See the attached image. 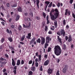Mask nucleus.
I'll use <instances>...</instances> for the list:
<instances>
[{"label": "nucleus", "instance_id": "09e8293b", "mask_svg": "<svg viewBox=\"0 0 75 75\" xmlns=\"http://www.w3.org/2000/svg\"><path fill=\"white\" fill-rule=\"evenodd\" d=\"M33 63V61L32 60H30L28 64H31Z\"/></svg>", "mask_w": 75, "mask_h": 75}, {"label": "nucleus", "instance_id": "864d4df0", "mask_svg": "<svg viewBox=\"0 0 75 75\" xmlns=\"http://www.w3.org/2000/svg\"><path fill=\"white\" fill-rule=\"evenodd\" d=\"M30 27V24H29V25H26V28H29Z\"/></svg>", "mask_w": 75, "mask_h": 75}, {"label": "nucleus", "instance_id": "2eb2a0df", "mask_svg": "<svg viewBox=\"0 0 75 75\" xmlns=\"http://www.w3.org/2000/svg\"><path fill=\"white\" fill-rule=\"evenodd\" d=\"M17 65L19 66L20 65V60L18 59L17 61Z\"/></svg>", "mask_w": 75, "mask_h": 75}, {"label": "nucleus", "instance_id": "6ab92c4d", "mask_svg": "<svg viewBox=\"0 0 75 75\" xmlns=\"http://www.w3.org/2000/svg\"><path fill=\"white\" fill-rule=\"evenodd\" d=\"M19 18H20V16L18 15H17L16 18V21H18L19 20Z\"/></svg>", "mask_w": 75, "mask_h": 75}, {"label": "nucleus", "instance_id": "bb28decb", "mask_svg": "<svg viewBox=\"0 0 75 75\" xmlns=\"http://www.w3.org/2000/svg\"><path fill=\"white\" fill-rule=\"evenodd\" d=\"M18 11H19L20 12H22V9L21 8V7H19L18 9Z\"/></svg>", "mask_w": 75, "mask_h": 75}, {"label": "nucleus", "instance_id": "473e14b6", "mask_svg": "<svg viewBox=\"0 0 75 75\" xmlns=\"http://www.w3.org/2000/svg\"><path fill=\"white\" fill-rule=\"evenodd\" d=\"M43 16L44 18H45V17H46V14H45V13L43 12Z\"/></svg>", "mask_w": 75, "mask_h": 75}, {"label": "nucleus", "instance_id": "393cba45", "mask_svg": "<svg viewBox=\"0 0 75 75\" xmlns=\"http://www.w3.org/2000/svg\"><path fill=\"white\" fill-rule=\"evenodd\" d=\"M35 67L34 66L32 67L31 68V69L32 70V71H35Z\"/></svg>", "mask_w": 75, "mask_h": 75}, {"label": "nucleus", "instance_id": "8fccbe9b", "mask_svg": "<svg viewBox=\"0 0 75 75\" xmlns=\"http://www.w3.org/2000/svg\"><path fill=\"white\" fill-rule=\"evenodd\" d=\"M36 18L38 20H39L40 19V17L38 16H37L36 17Z\"/></svg>", "mask_w": 75, "mask_h": 75}, {"label": "nucleus", "instance_id": "cd10ccee", "mask_svg": "<svg viewBox=\"0 0 75 75\" xmlns=\"http://www.w3.org/2000/svg\"><path fill=\"white\" fill-rule=\"evenodd\" d=\"M12 8H13V7H17V4H14L12 5L11 6Z\"/></svg>", "mask_w": 75, "mask_h": 75}, {"label": "nucleus", "instance_id": "a878e982", "mask_svg": "<svg viewBox=\"0 0 75 75\" xmlns=\"http://www.w3.org/2000/svg\"><path fill=\"white\" fill-rule=\"evenodd\" d=\"M25 35H23V36L21 38V41H23V40H24V38H25Z\"/></svg>", "mask_w": 75, "mask_h": 75}, {"label": "nucleus", "instance_id": "4be33fe9", "mask_svg": "<svg viewBox=\"0 0 75 75\" xmlns=\"http://www.w3.org/2000/svg\"><path fill=\"white\" fill-rule=\"evenodd\" d=\"M62 48L63 50H66V47L65 45H63V46L62 47Z\"/></svg>", "mask_w": 75, "mask_h": 75}, {"label": "nucleus", "instance_id": "79ce46f5", "mask_svg": "<svg viewBox=\"0 0 75 75\" xmlns=\"http://www.w3.org/2000/svg\"><path fill=\"white\" fill-rule=\"evenodd\" d=\"M6 5L7 7H10V4L9 3H7L6 4Z\"/></svg>", "mask_w": 75, "mask_h": 75}, {"label": "nucleus", "instance_id": "72a5a7b5", "mask_svg": "<svg viewBox=\"0 0 75 75\" xmlns=\"http://www.w3.org/2000/svg\"><path fill=\"white\" fill-rule=\"evenodd\" d=\"M24 64V61L23 60H22L21 61V65H23Z\"/></svg>", "mask_w": 75, "mask_h": 75}, {"label": "nucleus", "instance_id": "f257e3e1", "mask_svg": "<svg viewBox=\"0 0 75 75\" xmlns=\"http://www.w3.org/2000/svg\"><path fill=\"white\" fill-rule=\"evenodd\" d=\"M54 52V54L57 56H58L61 54L62 50L61 49L60 47L58 45H57L55 47Z\"/></svg>", "mask_w": 75, "mask_h": 75}, {"label": "nucleus", "instance_id": "bf43d9fd", "mask_svg": "<svg viewBox=\"0 0 75 75\" xmlns=\"http://www.w3.org/2000/svg\"><path fill=\"white\" fill-rule=\"evenodd\" d=\"M65 38L66 40L67 41V40H68V37L67 36H66L65 37Z\"/></svg>", "mask_w": 75, "mask_h": 75}, {"label": "nucleus", "instance_id": "5701e85b", "mask_svg": "<svg viewBox=\"0 0 75 75\" xmlns=\"http://www.w3.org/2000/svg\"><path fill=\"white\" fill-rule=\"evenodd\" d=\"M45 4H46L47 6H48V4H50V2L48 1H46L45 2Z\"/></svg>", "mask_w": 75, "mask_h": 75}, {"label": "nucleus", "instance_id": "4468645a", "mask_svg": "<svg viewBox=\"0 0 75 75\" xmlns=\"http://www.w3.org/2000/svg\"><path fill=\"white\" fill-rule=\"evenodd\" d=\"M35 40V38L34 37L33 38L32 40L30 41V44H32L33 42Z\"/></svg>", "mask_w": 75, "mask_h": 75}, {"label": "nucleus", "instance_id": "7ed1b4c3", "mask_svg": "<svg viewBox=\"0 0 75 75\" xmlns=\"http://www.w3.org/2000/svg\"><path fill=\"white\" fill-rule=\"evenodd\" d=\"M51 41V38L50 36H47L46 38V42L49 43L50 41Z\"/></svg>", "mask_w": 75, "mask_h": 75}, {"label": "nucleus", "instance_id": "58836bf2", "mask_svg": "<svg viewBox=\"0 0 75 75\" xmlns=\"http://www.w3.org/2000/svg\"><path fill=\"white\" fill-rule=\"evenodd\" d=\"M14 27H15V26L13 25H12L11 26V28H12L13 29V28H14Z\"/></svg>", "mask_w": 75, "mask_h": 75}, {"label": "nucleus", "instance_id": "338daca9", "mask_svg": "<svg viewBox=\"0 0 75 75\" xmlns=\"http://www.w3.org/2000/svg\"><path fill=\"white\" fill-rule=\"evenodd\" d=\"M69 25H66V28H67V29H68V28H69Z\"/></svg>", "mask_w": 75, "mask_h": 75}, {"label": "nucleus", "instance_id": "603ef678", "mask_svg": "<svg viewBox=\"0 0 75 75\" xmlns=\"http://www.w3.org/2000/svg\"><path fill=\"white\" fill-rule=\"evenodd\" d=\"M57 6L58 7H60V3H58L57 4Z\"/></svg>", "mask_w": 75, "mask_h": 75}, {"label": "nucleus", "instance_id": "3c124183", "mask_svg": "<svg viewBox=\"0 0 75 75\" xmlns=\"http://www.w3.org/2000/svg\"><path fill=\"white\" fill-rule=\"evenodd\" d=\"M51 47H49L47 50L48 52H50L51 51Z\"/></svg>", "mask_w": 75, "mask_h": 75}, {"label": "nucleus", "instance_id": "774afa93", "mask_svg": "<svg viewBox=\"0 0 75 75\" xmlns=\"http://www.w3.org/2000/svg\"><path fill=\"white\" fill-rule=\"evenodd\" d=\"M4 75H7V72L4 73Z\"/></svg>", "mask_w": 75, "mask_h": 75}, {"label": "nucleus", "instance_id": "de8ad7c7", "mask_svg": "<svg viewBox=\"0 0 75 75\" xmlns=\"http://www.w3.org/2000/svg\"><path fill=\"white\" fill-rule=\"evenodd\" d=\"M0 60L1 61H3L4 60V59L3 58V57H1L0 58Z\"/></svg>", "mask_w": 75, "mask_h": 75}, {"label": "nucleus", "instance_id": "aec40b11", "mask_svg": "<svg viewBox=\"0 0 75 75\" xmlns=\"http://www.w3.org/2000/svg\"><path fill=\"white\" fill-rule=\"evenodd\" d=\"M33 73L31 71H28V75H33Z\"/></svg>", "mask_w": 75, "mask_h": 75}, {"label": "nucleus", "instance_id": "69168bd1", "mask_svg": "<svg viewBox=\"0 0 75 75\" xmlns=\"http://www.w3.org/2000/svg\"><path fill=\"white\" fill-rule=\"evenodd\" d=\"M17 66H15L14 67V69H15V70H16L17 69Z\"/></svg>", "mask_w": 75, "mask_h": 75}, {"label": "nucleus", "instance_id": "5fc2aeb1", "mask_svg": "<svg viewBox=\"0 0 75 75\" xmlns=\"http://www.w3.org/2000/svg\"><path fill=\"white\" fill-rule=\"evenodd\" d=\"M40 70L41 71H42V66H41L40 67Z\"/></svg>", "mask_w": 75, "mask_h": 75}, {"label": "nucleus", "instance_id": "6e6d98bb", "mask_svg": "<svg viewBox=\"0 0 75 75\" xmlns=\"http://www.w3.org/2000/svg\"><path fill=\"white\" fill-rule=\"evenodd\" d=\"M23 25L24 28H27V25H25L24 24H23Z\"/></svg>", "mask_w": 75, "mask_h": 75}, {"label": "nucleus", "instance_id": "6e6552de", "mask_svg": "<svg viewBox=\"0 0 75 75\" xmlns=\"http://www.w3.org/2000/svg\"><path fill=\"white\" fill-rule=\"evenodd\" d=\"M52 71H53V70L52 69H49L47 70L48 74H49V75H50V74L52 72Z\"/></svg>", "mask_w": 75, "mask_h": 75}, {"label": "nucleus", "instance_id": "dca6fc26", "mask_svg": "<svg viewBox=\"0 0 75 75\" xmlns=\"http://www.w3.org/2000/svg\"><path fill=\"white\" fill-rule=\"evenodd\" d=\"M54 23L55 26V28H57V21H55Z\"/></svg>", "mask_w": 75, "mask_h": 75}, {"label": "nucleus", "instance_id": "c9c22d12", "mask_svg": "<svg viewBox=\"0 0 75 75\" xmlns=\"http://www.w3.org/2000/svg\"><path fill=\"white\" fill-rule=\"evenodd\" d=\"M4 38L2 39L1 40V43H3V42H4Z\"/></svg>", "mask_w": 75, "mask_h": 75}, {"label": "nucleus", "instance_id": "20e7f679", "mask_svg": "<svg viewBox=\"0 0 75 75\" xmlns=\"http://www.w3.org/2000/svg\"><path fill=\"white\" fill-rule=\"evenodd\" d=\"M34 2V4L35 3V1L36 2V5L38 7V8H39V3H40V0H33Z\"/></svg>", "mask_w": 75, "mask_h": 75}, {"label": "nucleus", "instance_id": "1a4fd4ad", "mask_svg": "<svg viewBox=\"0 0 75 75\" xmlns=\"http://www.w3.org/2000/svg\"><path fill=\"white\" fill-rule=\"evenodd\" d=\"M49 60H47L45 61L43 64L45 66H47V65H48L49 64Z\"/></svg>", "mask_w": 75, "mask_h": 75}, {"label": "nucleus", "instance_id": "b1692460", "mask_svg": "<svg viewBox=\"0 0 75 75\" xmlns=\"http://www.w3.org/2000/svg\"><path fill=\"white\" fill-rule=\"evenodd\" d=\"M48 43L47 42H46V43H45V47H44V48H47V46H48Z\"/></svg>", "mask_w": 75, "mask_h": 75}, {"label": "nucleus", "instance_id": "f3484780", "mask_svg": "<svg viewBox=\"0 0 75 75\" xmlns=\"http://www.w3.org/2000/svg\"><path fill=\"white\" fill-rule=\"evenodd\" d=\"M66 71H67V67H64L63 68V72L65 74L66 73Z\"/></svg>", "mask_w": 75, "mask_h": 75}, {"label": "nucleus", "instance_id": "2f4dec72", "mask_svg": "<svg viewBox=\"0 0 75 75\" xmlns=\"http://www.w3.org/2000/svg\"><path fill=\"white\" fill-rule=\"evenodd\" d=\"M52 2H51L50 4H49L48 6V7H51L52 6Z\"/></svg>", "mask_w": 75, "mask_h": 75}, {"label": "nucleus", "instance_id": "ea45409f", "mask_svg": "<svg viewBox=\"0 0 75 75\" xmlns=\"http://www.w3.org/2000/svg\"><path fill=\"white\" fill-rule=\"evenodd\" d=\"M35 62H38L39 61V59L38 58H36L35 60Z\"/></svg>", "mask_w": 75, "mask_h": 75}, {"label": "nucleus", "instance_id": "7c9ffc66", "mask_svg": "<svg viewBox=\"0 0 75 75\" xmlns=\"http://www.w3.org/2000/svg\"><path fill=\"white\" fill-rule=\"evenodd\" d=\"M54 11L55 12V13H58L59 12V11L58 10V9L57 8H55L54 10Z\"/></svg>", "mask_w": 75, "mask_h": 75}, {"label": "nucleus", "instance_id": "39448f33", "mask_svg": "<svg viewBox=\"0 0 75 75\" xmlns=\"http://www.w3.org/2000/svg\"><path fill=\"white\" fill-rule=\"evenodd\" d=\"M65 16H67V14H68V15H70L71 14V11L69 10H68V9H66L65 10Z\"/></svg>", "mask_w": 75, "mask_h": 75}, {"label": "nucleus", "instance_id": "0eeeda50", "mask_svg": "<svg viewBox=\"0 0 75 75\" xmlns=\"http://www.w3.org/2000/svg\"><path fill=\"white\" fill-rule=\"evenodd\" d=\"M61 34L62 35H63V36L64 37L65 35V32L64 29H61Z\"/></svg>", "mask_w": 75, "mask_h": 75}, {"label": "nucleus", "instance_id": "f03ea898", "mask_svg": "<svg viewBox=\"0 0 75 75\" xmlns=\"http://www.w3.org/2000/svg\"><path fill=\"white\" fill-rule=\"evenodd\" d=\"M40 38H41V44L44 45V44H45V38L42 36L40 37Z\"/></svg>", "mask_w": 75, "mask_h": 75}, {"label": "nucleus", "instance_id": "37998d69", "mask_svg": "<svg viewBox=\"0 0 75 75\" xmlns=\"http://www.w3.org/2000/svg\"><path fill=\"white\" fill-rule=\"evenodd\" d=\"M59 70H58L56 72V75H59Z\"/></svg>", "mask_w": 75, "mask_h": 75}, {"label": "nucleus", "instance_id": "052dcab7", "mask_svg": "<svg viewBox=\"0 0 75 75\" xmlns=\"http://www.w3.org/2000/svg\"><path fill=\"white\" fill-rule=\"evenodd\" d=\"M5 57H6L7 58H8V55L6 54H5Z\"/></svg>", "mask_w": 75, "mask_h": 75}, {"label": "nucleus", "instance_id": "c03bdc74", "mask_svg": "<svg viewBox=\"0 0 75 75\" xmlns=\"http://www.w3.org/2000/svg\"><path fill=\"white\" fill-rule=\"evenodd\" d=\"M37 41L38 43H40L41 42V40H40V39L38 38L37 40Z\"/></svg>", "mask_w": 75, "mask_h": 75}, {"label": "nucleus", "instance_id": "e433bc0d", "mask_svg": "<svg viewBox=\"0 0 75 75\" xmlns=\"http://www.w3.org/2000/svg\"><path fill=\"white\" fill-rule=\"evenodd\" d=\"M41 55H40L39 56V61H41Z\"/></svg>", "mask_w": 75, "mask_h": 75}, {"label": "nucleus", "instance_id": "4c0bfd02", "mask_svg": "<svg viewBox=\"0 0 75 75\" xmlns=\"http://www.w3.org/2000/svg\"><path fill=\"white\" fill-rule=\"evenodd\" d=\"M45 22H43L42 23V27H44V26H45Z\"/></svg>", "mask_w": 75, "mask_h": 75}, {"label": "nucleus", "instance_id": "49530a36", "mask_svg": "<svg viewBox=\"0 0 75 75\" xmlns=\"http://www.w3.org/2000/svg\"><path fill=\"white\" fill-rule=\"evenodd\" d=\"M57 35H58L59 36H61V33H60V32H58V31L57 32Z\"/></svg>", "mask_w": 75, "mask_h": 75}, {"label": "nucleus", "instance_id": "f8f14e48", "mask_svg": "<svg viewBox=\"0 0 75 75\" xmlns=\"http://www.w3.org/2000/svg\"><path fill=\"white\" fill-rule=\"evenodd\" d=\"M12 66H13V67H14L15 65H16V63H15V61L14 60V59H12Z\"/></svg>", "mask_w": 75, "mask_h": 75}, {"label": "nucleus", "instance_id": "a18cd8bd", "mask_svg": "<svg viewBox=\"0 0 75 75\" xmlns=\"http://www.w3.org/2000/svg\"><path fill=\"white\" fill-rule=\"evenodd\" d=\"M7 71V70H6V69H3V72H4V73H5V72H6Z\"/></svg>", "mask_w": 75, "mask_h": 75}, {"label": "nucleus", "instance_id": "0e129e2a", "mask_svg": "<svg viewBox=\"0 0 75 75\" xmlns=\"http://www.w3.org/2000/svg\"><path fill=\"white\" fill-rule=\"evenodd\" d=\"M13 72L15 74H16V70H14L13 71Z\"/></svg>", "mask_w": 75, "mask_h": 75}, {"label": "nucleus", "instance_id": "ddd939ff", "mask_svg": "<svg viewBox=\"0 0 75 75\" xmlns=\"http://www.w3.org/2000/svg\"><path fill=\"white\" fill-rule=\"evenodd\" d=\"M31 33H29L28 34V36H26V38H28V39H30L31 38Z\"/></svg>", "mask_w": 75, "mask_h": 75}, {"label": "nucleus", "instance_id": "a211bd4d", "mask_svg": "<svg viewBox=\"0 0 75 75\" xmlns=\"http://www.w3.org/2000/svg\"><path fill=\"white\" fill-rule=\"evenodd\" d=\"M71 41H72V37H71V36L70 35L69 37L68 41L69 42H71Z\"/></svg>", "mask_w": 75, "mask_h": 75}, {"label": "nucleus", "instance_id": "4d7b16f0", "mask_svg": "<svg viewBox=\"0 0 75 75\" xmlns=\"http://www.w3.org/2000/svg\"><path fill=\"white\" fill-rule=\"evenodd\" d=\"M47 54H45L44 56V58H46V59H47Z\"/></svg>", "mask_w": 75, "mask_h": 75}, {"label": "nucleus", "instance_id": "a19ab883", "mask_svg": "<svg viewBox=\"0 0 75 75\" xmlns=\"http://www.w3.org/2000/svg\"><path fill=\"white\" fill-rule=\"evenodd\" d=\"M73 1H74V0H70V1H69V3L71 4H72V3H73Z\"/></svg>", "mask_w": 75, "mask_h": 75}, {"label": "nucleus", "instance_id": "680f3d73", "mask_svg": "<svg viewBox=\"0 0 75 75\" xmlns=\"http://www.w3.org/2000/svg\"><path fill=\"white\" fill-rule=\"evenodd\" d=\"M6 32H7L8 34H10V31H9V30H8V29L6 30Z\"/></svg>", "mask_w": 75, "mask_h": 75}, {"label": "nucleus", "instance_id": "c756f323", "mask_svg": "<svg viewBox=\"0 0 75 75\" xmlns=\"http://www.w3.org/2000/svg\"><path fill=\"white\" fill-rule=\"evenodd\" d=\"M45 31H47L48 30V27L47 26H45Z\"/></svg>", "mask_w": 75, "mask_h": 75}, {"label": "nucleus", "instance_id": "c85d7f7f", "mask_svg": "<svg viewBox=\"0 0 75 75\" xmlns=\"http://www.w3.org/2000/svg\"><path fill=\"white\" fill-rule=\"evenodd\" d=\"M63 25H65V24H66V22L65 21V19H64L63 21Z\"/></svg>", "mask_w": 75, "mask_h": 75}, {"label": "nucleus", "instance_id": "423d86ee", "mask_svg": "<svg viewBox=\"0 0 75 75\" xmlns=\"http://www.w3.org/2000/svg\"><path fill=\"white\" fill-rule=\"evenodd\" d=\"M54 14L56 18H57L59 15V12H54Z\"/></svg>", "mask_w": 75, "mask_h": 75}, {"label": "nucleus", "instance_id": "e2e57ef3", "mask_svg": "<svg viewBox=\"0 0 75 75\" xmlns=\"http://www.w3.org/2000/svg\"><path fill=\"white\" fill-rule=\"evenodd\" d=\"M72 16H73V17L75 19V15L74 13L72 14Z\"/></svg>", "mask_w": 75, "mask_h": 75}, {"label": "nucleus", "instance_id": "13d9d810", "mask_svg": "<svg viewBox=\"0 0 75 75\" xmlns=\"http://www.w3.org/2000/svg\"><path fill=\"white\" fill-rule=\"evenodd\" d=\"M18 29H19V30H21V25H20L19 26Z\"/></svg>", "mask_w": 75, "mask_h": 75}, {"label": "nucleus", "instance_id": "412c9836", "mask_svg": "<svg viewBox=\"0 0 75 75\" xmlns=\"http://www.w3.org/2000/svg\"><path fill=\"white\" fill-rule=\"evenodd\" d=\"M8 39L11 42L12 41H13V38H11L8 37Z\"/></svg>", "mask_w": 75, "mask_h": 75}, {"label": "nucleus", "instance_id": "f704fd0d", "mask_svg": "<svg viewBox=\"0 0 75 75\" xmlns=\"http://www.w3.org/2000/svg\"><path fill=\"white\" fill-rule=\"evenodd\" d=\"M35 65L36 67H38V63L37 62H35Z\"/></svg>", "mask_w": 75, "mask_h": 75}, {"label": "nucleus", "instance_id": "9b49d317", "mask_svg": "<svg viewBox=\"0 0 75 75\" xmlns=\"http://www.w3.org/2000/svg\"><path fill=\"white\" fill-rule=\"evenodd\" d=\"M57 40L61 44L62 43V39H61V38H60L59 36H57Z\"/></svg>", "mask_w": 75, "mask_h": 75}, {"label": "nucleus", "instance_id": "9d476101", "mask_svg": "<svg viewBox=\"0 0 75 75\" xmlns=\"http://www.w3.org/2000/svg\"><path fill=\"white\" fill-rule=\"evenodd\" d=\"M54 15H53L50 16V18L53 21L55 20L57 18Z\"/></svg>", "mask_w": 75, "mask_h": 75}]
</instances>
